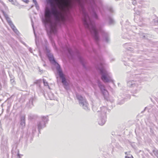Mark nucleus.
Masks as SVG:
<instances>
[{
  "label": "nucleus",
  "mask_w": 158,
  "mask_h": 158,
  "mask_svg": "<svg viewBox=\"0 0 158 158\" xmlns=\"http://www.w3.org/2000/svg\"><path fill=\"white\" fill-rule=\"evenodd\" d=\"M60 11H58L55 7H52V13L56 19L59 21H64V17L62 12L64 11L66 8L71 6V0H54Z\"/></svg>",
  "instance_id": "nucleus-1"
},
{
  "label": "nucleus",
  "mask_w": 158,
  "mask_h": 158,
  "mask_svg": "<svg viewBox=\"0 0 158 158\" xmlns=\"http://www.w3.org/2000/svg\"><path fill=\"white\" fill-rule=\"evenodd\" d=\"M84 24L86 25L87 27L89 28L91 32L94 34L96 37L97 32L95 27L93 26H92L91 24H89L90 19L88 15H85V19H84Z\"/></svg>",
  "instance_id": "nucleus-2"
},
{
  "label": "nucleus",
  "mask_w": 158,
  "mask_h": 158,
  "mask_svg": "<svg viewBox=\"0 0 158 158\" xmlns=\"http://www.w3.org/2000/svg\"><path fill=\"white\" fill-rule=\"evenodd\" d=\"M101 72L102 74L101 78L104 82H108L111 81L110 77L105 69H102L101 70Z\"/></svg>",
  "instance_id": "nucleus-3"
},
{
  "label": "nucleus",
  "mask_w": 158,
  "mask_h": 158,
  "mask_svg": "<svg viewBox=\"0 0 158 158\" xmlns=\"http://www.w3.org/2000/svg\"><path fill=\"white\" fill-rule=\"evenodd\" d=\"M45 21L47 23L51 22V13L49 10L47 9L46 10L45 13Z\"/></svg>",
  "instance_id": "nucleus-4"
},
{
  "label": "nucleus",
  "mask_w": 158,
  "mask_h": 158,
  "mask_svg": "<svg viewBox=\"0 0 158 158\" xmlns=\"http://www.w3.org/2000/svg\"><path fill=\"white\" fill-rule=\"evenodd\" d=\"M59 74L60 77L62 79V83L64 85H66V82L65 79L64 77V74H63L61 71H59Z\"/></svg>",
  "instance_id": "nucleus-5"
},
{
  "label": "nucleus",
  "mask_w": 158,
  "mask_h": 158,
  "mask_svg": "<svg viewBox=\"0 0 158 158\" xmlns=\"http://www.w3.org/2000/svg\"><path fill=\"white\" fill-rule=\"evenodd\" d=\"M6 19L9 24L13 30H14L15 29H16L15 27L12 23L9 17H8Z\"/></svg>",
  "instance_id": "nucleus-6"
},
{
  "label": "nucleus",
  "mask_w": 158,
  "mask_h": 158,
  "mask_svg": "<svg viewBox=\"0 0 158 158\" xmlns=\"http://www.w3.org/2000/svg\"><path fill=\"white\" fill-rule=\"evenodd\" d=\"M48 58H49V59L50 61L51 62H55L52 55H50V56H49Z\"/></svg>",
  "instance_id": "nucleus-7"
},
{
  "label": "nucleus",
  "mask_w": 158,
  "mask_h": 158,
  "mask_svg": "<svg viewBox=\"0 0 158 158\" xmlns=\"http://www.w3.org/2000/svg\"><path fill=\"white\" fill-rule=\"evenodd\" d=\"M125 158H133V157L131 155H129L126 156Z\"/></svg>",
  "instance_id": "nucleus-8"
},
{
  "label": "nucleus",
  "mask_w": 158,
  "mask_h": 158,
  "mask_svg": "<svg viewBox=\"0 0 158 158\" xmlns=\"http://www.w3.org/2000/svg\"><path fill=\"white\" fill-rule=\"evenodd\" d=\"M77 98L78 99L81 100L83 99V97L81 96H77Z\"/></svg>",
  "instance_id": "nucleus-9"
},
{
  "label": "nucleus",
  "mask_w": 158,
  "mask_h": 158,
  "mask_svg": "<svg viewBox=\"0 0 158 158\" xmlns=\"http://www.w3.org/2000/svg\"><path fill=\"white\" fill-rule=\"evenodd\" d=\"M4 17H5V18L6 19H7V18H8V17H9L8 16V15H6V14H5V15H4Z\"/></svg>",
  "instance_id": "nucleus-10"
},
{
  "label": "nucleus",
  "mask_w": 158,
  "mask_h": 158,
  "mask_svg": "<svg viewBox=\"0 0 158 158\" xmlns=\"http://www.w3.org/2000/svg\"><path fill=\"white\" fill-rule=\"evenodd\" d=\"M53 28L52 27L51 28V32H54V31L53 30Z\"/></svg>",
  "instance_id": "nucleus-11"
},
{
  "label": "nucleus",
  "mask_w": 158,
  "mask_h": 158,
  "mask_svg": "<svg viewBox=\"0 0 158 158\" xmlns=\"http://www.w3.org/2000/svg\"><path fill=\"white\" fill-rule=\"evenodd\" d=\"M53 28H54V29H55V30H56V27H54Z\"/></svg>",
  "instance_id": "nucleus-12"
}]
</instances>
